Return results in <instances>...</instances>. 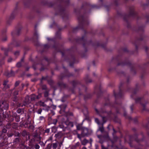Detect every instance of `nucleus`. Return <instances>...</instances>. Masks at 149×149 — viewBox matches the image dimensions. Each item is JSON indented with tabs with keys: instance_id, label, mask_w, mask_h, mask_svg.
<instances>
[{
	"instance_id": "1",
	"label": "nucleus",
	"mask_w": 149,
	"mask_h": 149,
	"mask_svg": "<svg viewBox=\"0 0 149 149\" xmlns=\"http://www.w3.org/2000/svg\"><path fill=\"white\" fill-rule=\"evenodd\" d=\"M129 15H125L123 17L124 21L127 24V27L128 28L130 27V25L129 24L128 20H129L131 16L136 17L137 19H139V17L137 15V13L134 11V7L133 6H131L129 7Z\"/></svg>"
},
{
	"instance_id": "2",
	"label": "nucleus",
	"mask_w": 149,
	"mask_h": 149,
	"mask_svg": "<svg viewBox=\"0 0 149 149\" xmlns=\"http://www.w3.org/2000/svg\"><path fill=\"white\" fill-rule=\"evenodd\" d=\"M84 35L82 36L81 38H78L76 39V41L77 42L82 44L83 47L84 48L85 51L86 52H87V49L86 47L88 46L90 44L92 43L91 40L89 41H87L86 38V34L87 32L86 30H84Z\"/></svg>"
},
{
	"instance_id": "3",
	"label": "nucleus",
	"mask_w": 149,
	"mask_h": 149,
	"mask_svg": "<svg viewBox=\"0 0 149 149\" xmlns=\"http://www.w3.org/2000/svg\"><path fill=\"white\" fill-rule=\"evenodd\" d=\"M78 19L79 22V25L78 26L73 29L72 32L73 33L77 31L79 29H84L85 23L86 22L83 16H79L78 17Z\"/></svg>"
},
{
	"instance_id": "4",
	"label": "nucleus",
	"mask_w": 149,
	"mask_h": 149,
	"mask_svg": "<svg viewBox=\"0 0 149 149\" xmlns=\"http://www.w3.org/2000/svg\"><path fill=\"white\" fill-rule=\"evenodd\" d=\"M143 136L142 138L141 139H138V134H135L132 135H130L129 136V139L130 141L132 142L133 141H135L137 143H140L142 142L144 139V137L143 136V134L141 133Z\"/></svg>"
},
{
	"instance_id": "5",
	"label": "nucleus",
	"mask_w": 149,
	"mask_h": 149,
	"mask_svg": "<svg viewBox=\"0 0 149 149\" xmlns=\"http://www.w3.org/2000/svg\"><path fill=\"white\" fill-rule=\"evenodd\" d=\"M9 105L8 103L5 100L0 101V114L2 113L3 110H7L8 109Z\"/></svg>"
},
{
	"instance_id": "6",
	"label": "nucleus",
	"mask_w": 149,
	"mask_h": 149,
	"mask_svg": "<svg viewBox=\"0 0 149 149\" xmlns=\"http://www.w3.org/2000/svg\"><path fill=\"white\" fill-rule=\"evenodd\" d=\"M126 65H127L131 67V71L134 72V74H136V72L134 69V65L132 64L129 62L125 61L124 62L118 63L117 64V66L121 65L122 66H124Z\"/></svg>"
},
{
	"instance_id": "7",
	"label": "nucleus",
	"mask_w": 149,
	"mask_h": 149,
	"mask_svg": "<svg viewBox=\"0 0 149 149\" xmlns=\"http://www.w3.org/2000/svg\"><path fill=\"white\" fill-rule=\"evenodd\" d=\"M19 99L17 96H14L13 98V100L15 103H13V105L17 107H21L22 104L19 102Z\"/></svg>"
},
{
	"instance_id": "8",
	"label": "nucleus",
	"mask_w": 149,
	"mask_h": 149,
	"mask_svg": "<svg viewBox=\"0 0 149 149\" xmlns=\"http://www.w3.org/2000/svg\"><path fill=\"white\" fill-rule=\"evenodd\" d=\"M123 85V83H120V85L119 86V92L118 94L116 93L115 91L114 90L113 91V94L116 99L119 97L121 98L122 97L123 94L122 93V91L121 90V88Z\"/></svg>"
},
{
	"instance_id": "9",
	"label": "nucleus",
	"mask_w": 149,
	"mask_h": 149,
	"mask_svg": "<svg viewBox=\"0 0 149 149\" xmlns=\"http://www.w3.org/2000/svg\"><path fill=\"white\" fill-rule=\"evenodd\" d=\"M33 138L31 140V141H33L38 142L41 140V138L40 136V133L37 132H34L33 133Z\"/></svg>"
},
{
	"instance_id": "10",
	"label": "nucleus",
	"mask_w": 149,
	"mask_h": 149,
	"mask_svg": "<svg viewBox=\"0 0 149 149\" xmlns=\"http://www.w3.org/2000/svg\"><path fill=\"white\" fill-rule=\"evenodd\" d=\"M72 76V74L69 73L68 71H67L64 73H61L60 75L58 76V77L60 80H62L65 77H69Z\"/></svg>"
},
{
	"instance_id": "11",
	"label": "nucleus",
	"mask_w": 149,
	"mask_h": 149,
	"mask_svg": "<svg viewBox=\"0 0 149 149\" xmlns=\"http://www.w3.org/2000/svg\"><path fill=\"white\" fill-rule=\"evenodd\" d=\"M90 133L88 129L84 127L81 130V136L83 137L85 136H88L90 135Z\"/></svg>"
},
{
	"instance_id": "12",
	"label": "nucleus",
	"mask_w": 149,
	"mask_h": 149,
	"mask_svg": "<svg viewBox=\"0 0 149 149\" xmlns=\"http://www.w3.org/2000/svg\"><path fill=\"white\" fill-rule=\"evenodd\" d=\"M13 143L15 144H19L22 146H24L25 142L22 141V139L18 137L15 138L13 141Z\"/></svg>"
},
{
	"instance_id": "13",
	"label": "nucleus",
	"mask_w": 149,
	"mask_h": 149,
	"mask_svg": "<svg viewBox=\"0 0 149 149\" xmlns=\"http://www.w3.org/2000/svg\"><path fill=\"white\" fill-rule=\"evenodd\" d=\"M30 97L29 95H27L25 97L24 100L23 101V104H21V107H23V106H26L29 104L31 102V100L29 99Z\"/></svg>"
},
{
	"instance_id": "14",
	"label": "nucleus",
	"mask_w": 149,
	"mask_h": 149,
	"mask_svg": "<svg viewBox=\"0 0 149 149\" xmlns=\"http://www.w3.org/2000/svg\"><path fill=\"white\" fill-rule=\"evenodd\" d=\"M65 6H59V14L63 17V18L65 15Z\"/></svg>"
},
{
	"instance_id": "15",
	"label": "nucleus",
	"mask_w": 149,
	"mask_h": 149,
	"mask_svg": "<svg viewBox=\"0 0 149 149\" xmlns=\"http://www.w3.org/2000/svg\"><path fill=\"white\" fill-rule=\"evenodd\" d=\"M57 84L61 89L65 88L68 87V85L62 81L58 82Z\"/></svg>"
},
{
	"instance_id": "16",
	"label": "nucleus",
	"mask_w": 149,
	"mask_h": 149,
	"mask_svg": "<svg viewBox=\"0 0 149 149\" xmlns=\"http://www.w3.org/2000/svg\"><path fill=\"white\" fill-rule=\"evenodd\" d=\"M145 37V36L143 34H142L140 36V38H136L135 42L134 43L135 46L136 50H137L138 48L137 44L138 43V42L139 41L142 40Z\"/></svg>"
},
{
	"instance_id": "17",
	"label": "nucleus",
	"mask_w": 149,
	"mask_h": 149,
	"mask_svg": "<svg viewBox=\"0 0 149 149\" xmlns=\"http://www.w3.org/2000/svg\"><path fill=\"white\" fill-rule=\"evenodd\" d=\"M4 74L6 77H14L15 75V73L14 71L11 70H10V72H9L8 71H6L4 72Z\"/></svg>"
},
{
	"instance_id": "18",
	"label": "nucleus",
	"mask_w": 149,
	"mask_h": 149,
	"mask_svg": "<svg viewBox=\"0 0 149 149\" xmlns=\"http://www.w3.org/2000/svg\"><path fill=\"white\" fill-rule=\"evenodd\" d=\"M142 99V98L141 97H138L137 98L135 99V101L136 103H140V104L142 105L143 109V111H148V110H147L146 108V104H142L141 102V99Z\"/></svg>"
},
{
	"instance_id": "19",
	"label": "nucleus",
	"mask_w": 149,
	"mask_h": 149,
	"mask_svg": "<svg viewBox=\"0 0 149 149\" xmlns=\"http://www.w3.org/2000/svg\"><path fill=\"white\" fill-rule=\"evenodd\" d=\"M70 65L71 66L73 67V64L75 62V58L74 55H71L70 59Z\"/></svg>"
},
{
	"instance_id": "20",
	"label": "nucleus",
	"mask_w": 149,
	"mask_h": 149,
	"mask_svg": "<svg viewBox=\"0 0 149 149\" xmlns=\"http://www.w3.org/2000/svg\"><path fill=\"white\" fill-rule=\"evenodd\" d=\"M42 5H47L49 7H51L54 5V4L52 3H49L47 1H43L41 2Z\"/></svg>"
},
{
	"instance_id": "21",
	"label": "nucleus",
	"mask_w": 149,
	"mask_h": 149,
	"mask_svg": "<svg viewBox=\"0 0 149 149\" xmlns=\"http://www.w3.org/2000/svg\"><path fill=\"white\" fill-rule=\"evenodd\" d=\"M15 15V11H14L12 13L11 15L9 17L7 21V24H9V22L11 21L14 18Z\"/></svg>"
},
{
	"instance_id": "22",
	"label": "nucleus",
	"mask_w": 149,
	"mask_h": 149,
	"mask_svg": "<svg viewBox=\"0 0 149 149\" xmlns=\"http://www.w3.org/2000/svg\"><path fill=\"white\" fill-rule=\"evenodd\" d=\"M71 83L73 88H74L77 85L81 84L80 82L77 80H73Z\"/></svg>"
},
{
	"instance_id": "23",
	"label": "nucleus",
	"mask_w": 149,
	"mask_h": 149,
	"mask_svg": "<svg viewBox=\"0 0 149 149\" xmlns=\"http://www.w3.org/2000/svg\"><path fill=\"white\" fill-rule=\"evenodd\" d=\"M97 136L98 138L99 139V140L98 142L102 144L104 141V139L102 135H97Z\"/></svg>"
},
{
	"instance_id": "24",
	"label": "nucleus",
	"mask_w": 149,
	"mask_h": 149,
	"mask_svg": "<svg viewBox=\"0 0 149 149\" xmlns=\"http://www.w3.org/2000/svg\"><path fill=\"white\" fill-rule=\"evenodd\" d=\"M6 145L5 140L2 138H0V147H2Z\"/></svg>"
},
{
	"instance_id": "25",
	"label": "nucleus",
	"mask_w": 149,
	"mask_h": 149,
	"mask_svg": "<svg viewBox=\"0 0 149 149\" xmlns=\"http://www.w3.org/2000/svg\"><path fill=\"white\" fill-rule=\"evenodd\" d=\"M106 102L104 103V106H109L113 107V105L112 103L109 102V99L108 98L105 99Z\"/></svg>"
},
{
	"instance_id": "26",
	"label": "nucleus",
	"mask_w": 149,
	"mask_h": 149,
	"mask_svg": "<svg viewBox=\"0 0 149 149\" xmlns=\"http://www.w3.org/2000/svg\"><path fill=\"white\" fill-rule=\"evenodd\" d=\"M84 80L86 84L91 83L92 81V79L89 78L88 75H87L84 78Z\"/></svg>"
},
{
	"instance_id": "27",
	"label": "nucleus",
	"mask_w": 149,
	"mask_h": 149,
	"mask_svg": "<svg viewBox=\"0 0 149 149\" xmlns=\"http://www.w3.org/2000/svg\"><path fill=\"white\" fill-rule=\"evenodd\" d=\"M12 132L13 133V135L15 137H20L21 136V134L20 133L15 130H13L12 131Z\"/></svg>"
},
{
	"instance_id": "28",
	"label": "nucleus",
	"mask_w": 149,
	"mask_h": 149,
	"mask_svg": "<svg viewBox=\"0 0 149 149\" xmlns=\"http://www.w3.org/2000/svg\"><path fill=\"white\" fill-rule=\"evenodd\" d=\"M47 81L48 84L51 87L53 86L54 84V81L52 79H48V80H47Z\"/></svg>"
},
{
	"instance_id": "29",
	"label": "nucleus",
	"mask_w": 149,
	"mask_h": 149,
	"mask_svg": "<svg viewBox=\"0 0 149 149\" xmlns=\"http://www.w3.org/2000/svg\"><path fill=\"white\" fill-rule=\"evenodd\" d=\"M31 100V102L35 101L36 99V95L35 94H32L30 95Z\"/></svg>"
},
{
	"instance_id": "30",
	"label": "nucleus",
	"mask_w": 149,
	"mask_h": 149,
	"mask_svg": "<svg viewBox=\"0 0 149 149\" xmlns=\"http://www.w3.org/2000/svg\"><path fill=\"white\" fill-rule=\"evenodd\" d=\"M77 130H81V131L82 130V129L84 127H82V124H78L76 125Z\"/></svg>"
},
{
	"instance_id": "31",
	"label": "nucleus",
	"mask_w": 149,
	"mask_h": 149,
	"mask_svg": "<svg viewBox=\"0 0 149 149\" xmlns=\"http://www.w3.org/2000/svg\"><path fill=\"white\" fill-rule=\"evenodd\" d=\"M104 133V134L103 135H102V137L104 139H108L109 137L108 132H107L105 131Z\"/></svg>"
},
{
	"instance_id": "32",
	"label": "nucleus",
	"mask_w": 149,
	"mask_h": 149,
	"mask_svg": "<svg viewBox=\"0 0 149 149\" xmlns=\"http://www.w3.org/2000/svg\"><path fill=\"white\" fill-rule=\"evenodd\" d=\"M80 145V143L78 142L75 145H72L71 147V149H76L77 147H79Z\"/></svg>"
},
{
	"instance_id": "33",
	"label": "nucleus",
	"mask_w": 149,
	"mask_h": 149,
	"mask_svg": "<svg viewBox=\"0 0 149 149\" xmlns=\"http://www.w3.org/2000/svg\"><path fill=\"white\" fill-rule=\"evenodd\" d=\"M89 5L86 2L84 3L81 6V9H84L87 8L89 6Z\"/></svg>"
},
{
	"instance_id": "34",
	"label": "nucleus",
	"mask_w": 149,
	"mask_h": 149,
	"mask_svg": "<svg viewBox=\"0 0 149 149\" xmlns=\"http://www.w3.org/2000/svg\"><path fill=\"white\" fill-rule=\"evenodd\" d=\"M92 96L90 94H88L84 95V98L85 100H86L91 97Z\"/></svg>"
},
{
	"instance_id": "35",
	"label": "nucleus",
	"mask_w": 149,
	"mask_h": 149,
	"mask_svg": "<svg viewBox=\"0 0 149 149\" xmlns=\"http://www.w3.org/2000/svg\"><path fill=\"white\" fill-rule=\"evenodd\" d=\"M29 146L32 148L33 146L36 149H39L40 148V146L37 144H35L34 145L31 143H29Z\"/></svg>"
},
{
	"instance_id": "36",
	"label": "nucleus",
	"mask_w": 149,
	"mask_h": 149,
	"mask_svg": "<svg viewBox=\"0 0 149 149\" xmlns=\"http://www.w3.org/2000/svg\"><path fill=\"white\" fill-rule=\"evenodd\" d=\"M21 41H16L14 42V45L16 47H19L21 44Z\"/></svg>"
},
{
	"instance_id": "37",
	"label": "nucleus",
	"mask_w": 149,
	"mask_h": 149,
	"mask_svg": "<svg viewBox=\"0 0 149 149\" xmlns=\"http://www.w3.org/2000/svg\"><path fill=\"white\" fill-rule=\"evenodd\" d=\"M113 120L116 123H118L120 124V120L118 118L117 116H114V118H113Z\"/></svg>"
},
{
	"instance_id": "38",
	"label": "nucleus",
	"mask_w": 149,
	"mask_h": 149,
	"mask_svg": "<svg viewBox=\"0 0 149 149\" xmlns=\"http://www.w3.org/2000/svg\"><path fill=\"white\" fill-rule=\"evenodd\" d=\"M100 131L102 133H104L105 131H104L103 124H102V126L99 127L98 129L97 130V131Z\"/></svg>"
},
{
	"instance_id": "39",
	"label": "nucleus",
	"mask_w": 149,
	"mask_h": 149,
	"mask_svg": "<svg viewBox=\"0 0 149 149\" xmlns=\"http://www.w3.org/2000/svg\"><path fill=\"white\" fill-rule=\"evenodd\" d=\"M63 135V134L62 132H58L57 134H56L55 136L56 137H61Z\"/></svg>"
},
{
	"instance_id": "40",
	"label": "nucleus",
	"mask_w": 149,
	"mask_h": 149,
	"mask_svg": "<svg viewBox=\"0 0 149 149\" xmlns=\"http://www.w3.org/2000/svg\"><path fill=\"white\" fill-rule=\"evenodd\" d=\"M81 144L83 145H85L89 142V141L86 139H84L82 141H81Z\"/></svg>"
},
{
	"instance_id": "41",
	"label": "nucleus",
	"mask_w": 149,
	"mask_h": 149,
	"mask_svg": "<svg viewBox=\"0 0 149 149\" xmlns=\"http://www.w3.org/2000/svg\"><path fill=\"white\" fill-rule=\"evenodd\" d=\"M8 80H4L3 81V85L4 86V87L3 88V90L4 91H6V85H7V84L8 83Z\"/></svg>"
},
{
	"instance_id": "42",
	"label": "nucleus",
	"mask_w": 149,
	"mask_h": 149,
	"mask_svg": "<svg viewBox=\"0 0 149 149\" xmlns=\"http://www.w3.org/2000/svg\"><path fill=\"white\" fill-rule=\"evenodd\" d=\"M21 135L23 137H25L27 136L28 135V133L25 130H23L22 132L21 133Z\"/></svg>"
},
{
	"instance_id": "43",
	"label": "nucleus",
	"mask_w": 149,
	"mask_h": 149,
	"mask_svg": "<svg viewBox=\"0 0 149 149\" xmlns=\"http://www.w3.org/2000/svg\"><path fill=\"white\" fill-rule=\"evenodd\" d=\"M132 90L133 91L132 93L133 94V95L136 94L138 91V89L137 87V84L136 85V88L134 89H132Z\"/></svg>"
},
{
	"instance_id": "44",
	"label": "nucleus",
	"mask_w": 149,
	"mask_h": 149,
	"mask_svg": "<svg viewBox=\"0 0 149 149\" xmlns=\"http://www.w3.org/2000/svg\"><path fill=\"white\" fill-rule=\"evenodd\" d=\"M7 40V36L6 34L3 35V36L2 38L1 41L3 42L6 41Z\"/></svg>"
},
{
	"instance_id": "45",
	"label": "nucleus",
	"mask_w": 149,
	"mask_h": 149,
	"mask_svg": "<svg viewBox=\"0 0 149 149\" xmlns=\"http://www.w3.org/2000/svg\"><path fill=\"white\" fill-rule=\"evenodd\" d=\"M17 123H13L11 124V127L13 129H16L18 127Z\"/></svg>"
},
{
	"instance_id": "46",
	"label": "nucleus",
	"mask_w": 149,
	"mask_h": 149,
	"mask_svg": "<svg viewBox=\"0 0 149 149\" xmlns=\"http://www.w3.org/2000/svg\"><path fill=\"white\" fill-rule=\"evenodd\" d=\"M24 109H18L17 110V112L19 113H21V114H22L24 112Z\"/></svg>"
},
{
	"instance_id": "47",
	"label": "nucleus",
	"mask_w": 149,
	"mask_h": 149,
	"mask_svg": "<svg viewBox=\"0 0 149 149\" xmlns=\"http://www.w3.org/2000/svg\"><path fill=\"white\" fill-rule=\"evenodd\" d=\"M5 127L6 129H10L11 127V124L10 123H7L6 125V126H5Z\"/></svg>"
},
{
	"instance_id": "48",
	"label": "nucleus",
	"mask_w": 149,
	"mask_h": 149,
	"mask_svg": "<svg viewBox=\"0 0 149 149\" xmlns=\"http://www.w3.org/2000/svg\"><path fill=\"white\" fill-rule=\"evenodd\" d=\"M58 143L57 142H56L55 143H53L51 144L52 145V146L53 149H56V148L58 146Z\"/></svg>"
},
{
	"instance_id": "49",
	"label": "nucleus",
	"mask_w": 149,
	"mask_h": 149,
	"mask_svg": "<svg viewBox=\"0 0 149 149\" xmlns=\"http://www.w3.org/2000/svg\"><path fill=\"white\" fill-rule=\"evenodd\" d=\"M38 95H36V99L39 100L42 97V93H39V91L38 92Z\"/></svg>"
},
{
	"instance_id": "50",
	"label": "nucleus",
	"mask_w": 149,
	"mask_h": 149,
	"mask_svg": "<svg viewBox=\"0 0 149 149\" xmlns=\"http://www.w3.org/2000/svg\"><path fill=\"white\" fill-rule=\"evenodd\" d=\"M44 97H47L49 95V91H46L44 93Z\"/></svg>"
},
{
	"instance_id": "51",
	"label": "nucleus",
	"mask_w": 149,
	"mask_h": 149,
	"mask_svg": "<svg viewBox=\"0 0 149 149\" xmlns=\"http://www.w3.org/2000/svg\"><path fill=\"white\" fill-rule=\"evenodd\" d=\"M16 66L18 68H20L22 66V64L21 62H17L16 65Z\"/></svg>"
},
{
	"instance_id": "52",
	"label": "nucleus",
	"mask_w": 149,
	"mask_h": 149,
	"mask_svg": "<svg viewBox=\"0 0 149 149\" xmlns=\"http://www.w3.org/2000/svg\"><path fill=\"white\" fill-rule=\"evenodd\" d=\"M21 28H19L17 29L16 33L15 34L17 36H19L20 34L21 33Z\"/></svg>"
},
{
	"instance_id": "53",
	"label": "nucleus",
	"mask_w": 149,
	"mask_h": 149,
	"mask_svg": "<svg viewBox=\"0 0 149 149\" xmlns=\"http://www.w3.org/2000/svg\"><path fill=\"white\" fill-rule=\"evenodd\" d=\"M41 88L42 90L47 91V87L46 85H41Z\"/></svg>"
},
{
	"instance_id": "54",
	"label": "nucleus",
	"mask_w": 149,
	"mask_h": 149,
	"mask_svg": "<svg viewBox=\"0 0 149 149\" xmlns=\"http://www.w3.org/2000/svg\"><path fill=\"white\" fill-rule=\"evenodd\" d=\"M53 48L55 49V50L56 51L58 52L60 51L58 49V46L56 44H54L53 46Z\"/></svg>"
},
{
	"instance_id": "55",
	"label": "nucleus",
	"mask_w": 149,
	"mask_h": 149,
	"mask_svg": "<svg viewBox=\"0 0 149 149\" xmlns=\"http://www.w3.org/2000/svg\"><path fill=\"white\" fill-rule=\"evenodd\" d=\"M59 127L63 129V131H65V129L67 127V126L66 127H65L63 125L61 124L59 125Z\"/></svg>"
},
{
	"instance_id": "56",
	"label": "nucleus",
	"mask_w": 149,
	"mask_h": 149,
	"mask_svg": "<svg viewBox=\"0 0 149 149\" xmlns=\"http://www.w3.org/2000/svg\"><path fill=\"white\" fill-rule=\"evenodd\" d=\"M19 92L18 90L15 91L13 93L14 96H17L19 94Z\"/></svg>"
},
{
	"instance_id": "57",
	"label": "nucleus",
	"mask_w": 149,
	"mask_h": 149,
	"mask_svg": "<svg viewBox=\"0 0 149 149\" xmlns=\"http://www.w3.org/2000/svg\"><path fill=\"white\" fill-rule=\"evenodd\" d=\"M15 119L16 121L17 122H18L20 121V116L19 115H17L15 116Z\"/></svg>"
},
{
	"instance_id": "58",
	"label": "nucleus",
	"mask_w": 149,
	"mask_h": 149,
	"mask_svg": "<svg viewBox=\"0 0 149 149\" xmlns=\"http://www.w3.org/2000/svg\"><path fill=\"white\" fill-rule=\"evenodd\" d=\"M34 39H36V40H37L38 39V35L36 31L34 33Z\"/></svg>"
},
{
	"instance_id": "59",
	"label": "nucleus",
	"mask_w": 149,
	"mask_h": 149,
	"mask_svg": "<svg viewBox=\"0 0 149 149\" xmlns=\"http://www.w3.org/2000/svg\"><path fill=\"white\" fill-rule=\"evenodd\" d=\"M6 136V133L1 131H0V136L2 137L1 138H3L4 137Z\"/></svg>"
},
{
	"instance_id": "60",
	"label": "nucleus",
	"mask_w": 149,
	"mask_h": 149,
	"mask_svg": "<svg viewBox=\"0 0 149 149\" xmlns=\"http://www.w3.org/2000/svg\"><path fill=\"white\" fill-rule=\"evenodd\" d=\"M7 135L8 137H11L13 136L12 132H11L7 133Z\"/></svg>"
},
{
	"instance_id": "61",
	"label": "nucleus",
	"mask_w": 149,
	"mask_h": 149,
	"mask_svg": "<svg viewBox=\"0 0 149 149\" xmlns=\"http://www.w3.org/2000/svg\"><path fill=\"white\" fill-rule=\"evenodd\" d=\"M3 118L4 119H5L6 118H9V115L8 114H4L3 113Z\"/></svg>"
},
{
	"instance_id": "62",
	"label": "nucleus",
	"mask_w": 149,
	"mask_h": 149,
	"mask_svg": "<svg viewBox=\"0 0 149 149\" xmlns=\"http://www.w3.org/2000/svg\"><path fill=\"white\" fill-rule=\"evenodd\" d=\"M39 105L40 106H42V107H44L46 106V104H45L44 102H42L41 101H40L39 102Z\"/></svg>"
},
{
	"instance_id": "63",
	"label": "nucleus",
	"mask_w": 149,
	"mask_h": 149,
	"mask_svg": "<svg viewBox=\"0 0 149 149\" xmlns=\"http://www.w3.org/2000/svg\"><path fill=\"white\" fill-rule=\"evenodd\" d=\"M7 131L5 127V126H4L1 131L6 134L7 133Z\"/></svg>"
},
{
	"instance_id": "64",
	"label": "nucleus",
	"mask_w": 149,
	"mask_h": 149,
	"mask_svg": "<svg viewBox=\"0 0 149 149\" xmlns=\"http://www.w3.org/2000/svg\"><path fill=\"white\" fill-rule=\"evenodd\" d=\"M52 146L51 144H49L45 149H51Z\"/></svg>"
}]
</instances>
